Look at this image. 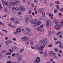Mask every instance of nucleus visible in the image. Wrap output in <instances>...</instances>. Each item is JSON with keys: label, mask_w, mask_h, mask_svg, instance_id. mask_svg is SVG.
<instances>
[{"label": "nucleus", "mask_w": 63, "mask_h": 63, "mask_svg": "<svg viewBox=\"0 0 63 63\" xmlns=\"http://www.w3.org/2000/svg\"><path fill=\"white\" fill-rule=\"evenodd\" d=\"M45 46H39V45H35V47L36 48L38 49V50L40 51V54H42L43 53V48H44Z\"/></svg>", "instance_id": "f257e3e1"}, {"label": "nucleus", "mask_w": 63, "mask_h": 63, "mask_svg": "<svg viewBox=\"0 0 63 63\" xmlns=\"http://www.w3.org/2000/svg\"><path fill=\"white\" fill-rule=\"evenodd\" d=\"M23 50H24V48H22L20 50V52H22V51H23Z\"/></svg>", "instance_id": "393cba45"}, {"label": "nucleus", "mask_w": 63, "mask_h": 63, "mask_svg": "<svg viewBox=\"0 0 63 63\" xmlns=\"http://www.w3.org/2000/svg\"><path fill=\"white\" fill-rule=\"evenodd\" d=\"M19 55V53H17L16 56V57H18Z\"/></svg>", "instance_id": "c756f323"}, {"label": "nucleus", "mask_w": 63, "mask_h": 63, "mask_svg": "<svg viewBox=\"0 0 63 63\" xmlns=\"http://www.w3.org/2000/svg\"><path fill=\"white\" fill-rule=\"evenodd\" d=\"M40 58L39 57H37L36 59V60L34 61V63H39L40 61Z\"/></svg>", "instance_id": "7ed1b4c3"}, {"label": "nucleus", "mask_w": 63, "mask_h": 63, "mask_svg": "<svg viewBox=\"0 0 63 63\" xmlns=\"http://www.w3.org/2000/svg\"><path fill=\"white\" fill-rule=\"evenodd\" d=\"M60 11L63 12V8H61V9H60Z\"/></svg>", "instance_id": "de8ad7c7"}, {"label": "nucleus", "mask_w": 63, "mask_h": 63, "mask_svg": "<svg viewBox=\"0 0 63 63\" xmlns=\"http://www.w3.org/2000/svg\"><path fill=\"white\" fill-rule=\"evenodd\" d=\"M30 45H34V43L32 41H31L30 42Z\"/></svg>", "instance_id": "a878e982"}, {"label": "nucleus", "mask_w": 63, "mask_h": 63, "mask_svg": "<svg viewBox=\"0 0 63 63\" xmlns=\"http://www.w3.org/2000/svg\"><path fill=\"white\" fill-rule=\"evenodd\" d=\"M46 27H48L49 26V21L48 20H47L46 22Z\"/></svg>", "instance_id": "9d476101"}, {"label": "nucleus", "mask_w": 63, "mask_h": 63, "mask_svg": "<svg viewBox=\"0 0 63 63\" xmlns=\"http://www.w3.org/2000/svg\"><path fill=\"white\" fill-rule=\"evenodd\" d=\"M31 47L32 49H35V48H34V47L33 46H32Z\"/></svg>", "instance_id": "052dcab7"}, {"label": "nucleus", "mask_w": 63, "mask_h": 63, "mask_svg": "<svg viewBox=\"0 0 63 63\" xmlns=\"http://www.w3.org/2000/svg\"><path fill=\"white\" fill-rule=\"evenodd\" d=\"M48 16H50V17H51V16H53V15L52 14H50V13L48 14Z\"/></svg>", "instance_id": "72a5a7b5"}, {"label": "nucleus", "mask_w": 63, "mask_h": 63, "mask_svg": "<svg viewBox=\"0 0 63 63\" xmlns=\"http://www.w3.org/2000/svg\"><path fill=\"white\" fill-rule=\"evenodd\" d=\"M58 15L59 16H63L62 14L60 13H58Z\"/></svg>", "instance_id": "58836bf2"}, {"label": "nucleus", "mask_w": 63, "mask_h": 63, "mask_svg": "<svg viewBox=\"0 0 63 63\" xmlns=\"http://www.w3.org/2000/svg\"><path fill=\"white\" fill-rule=\"evenodd\" d=\"M10 20L12 21H14L15 20V19L14 18H11Z\"/></svg>", "instance_id": "2f4dec72"}, {"label": "nucleus", "mask_w": 63, "mask_h": 63, "mask_svg": "<svg viewBox=\"0 0 63 63\" xmlns=\"http://www.w3.org/2000/svg\"><path fill=\"white\" fill-rule=\"evenodd\" d=\"M26 30L28 31V32H31V29L30 28H26Z\"/></svg>", "instance_id": "2eb2a0df"}, {"label": "nucleus", "mask_w": 63, "mask_h": 63, "mask_svg": "<svg viewBox=\"0 0 63 63\" xmlns=\"http://www.w3.org/2000/svg\"><path fill=\"white\" fill-rule=\"evenodd\" d=\"M18 14L19 15H21V13L20 12H18Z\"/></svg>", "instance_id": "774afa93"}, {"label": "nucleus", "mask_w": 63, "mask_h": 63, "mask_svg": "<svg viewBox=\"0 0 63 63\" xmlns=\"http://www.w3.org/2000/svg\"><path fill=\"white\" fill-rule=\"evenodd\" d=\"M15 2H11L10 3V5H15Z\"/></svg>", "instance_id": "412c9836"}, {"label": "nucleus", "mask_w": 63, "mask_h": 63, "mask_svg": "<svg viewBox=\"0 0 63 63\" xmlns=\"http://www.w3.org/2000/svg\"><path fill=\"white\" fill-rule=\"evenodd\" d=\"M47 39H45L44 41L43 42V45H46L47 44Z\"/></svg>", "instance_id": "0eeeda50"}, {"label": "nucleus", "mask_w": 63, "mask_h": 63, "mask_svg": "<svg viewBox=\"0 0 63 63\" xmlns=\"http://www.w3.org/2000/svg\"><path fill=\"white\" fill-rule=\"evenodd\" d=\"M15 55V54L13 53L12 54V56H14Z\"/></svg>", "instance_id": "e2e57ef3"}, {"label": "nucleus", "mask_w": 63, "mask_h": 63, "mask_svg": "<svg viewBox=\"0 0 63 63\" xmlns=\"http://www.w3.org/2000/svg\"><path fill=\"white\" fill-rule=\"evenodd\" d=\"M31 12L32 11L31 10H30L29 11V13L30 14H31Z\"/></svg>", "instance_id": "4d7b16f0"}, {"label": "nucleus", "mask_w": 63, "mask_h": 63, "mask_svg": "<svg viewBox=\"0 0 63 63\" xmlns=\"http://www.w3.org/2000/svg\"><path fill=\"white\" fill-rule=\"evenodd\" d=\"M50 6H53L54 5V4L52 3H50Z\"/></svg>", "instance_id": "79ce46f5"}, {"label": "nucleus", "mask_w": 63, "mask_h": 63, "mask_svg": "<svg viewBox=\"0 0 63 63\" xmlns=\"http://www.w3.org/2000/svg\"><path fill=\"white\" fill-rule=\"evenodd\" d=\"M59 52L60 53H61L62 52V51L61 50H59Z\"/></svg>", "instance_id": "603ef678"}, {"label": "nucleus", "mask_w": 63, "mask_h": 63, "mask_svg": "<svg viewBox=\"0 0 63 63\" xmlns=\"http://www.w3.org/2000/svg\"><path fill=\"white\" fill-rule=\"evenodd\" d=\"M55 28L56 30H58V29H59V28H60L59 26V25L55 26Z\"/></svg>", "instance_id": "1a4fd4ad"}, {"label": "nucleus", "mask_w": 63, "mask_h": 63, "mask_svg": "<svg viewBox=\"0 0 63 63\" xmlns=\"http://www.w3.org/2000/svg\"><path fill=\"white\" fill-rule=\"evenodd\" d=\"M15 4L16 5H18L19 4V1H15Z\"/></svg>", "instance_id": "a211bd4d"}, {"label": "nucleus", "mask_w": 63, "mask_h": 63, "mask_svg": "<svg viewBox=\"0 0 63 63\" xmlns=\"http://www.w3.org/2000/svg\"><path fill=\"white\" fill-rule=\"evenodd\" d=\"M15 10L16 11H18L19 10V9L17 7H16L15 9Z\"/></svg>", "instance_id": "c03bdc74"}, {"label": "nucleus", "mask_w": 63, "mask_h": 63, "mask_svg": "<svg viewBox=\"0 0 63 63\" xmlns=\"http://www.w3.org/2000/svg\"><path fill=\"white\" fill-rule=\"evenodd\" d=\"M30 32H27L26 33V34L27 35H28L29 36H32V34H30Z\"/></svg>", "instance_id": "aec40b11"}, {"label": "nucleus", "mask_w": 63, "mask_h": 63, "mask_svg": "<svg viewBox=\"0 0 63 63\" xmlns=\"http://www.w3.org/2000/svg\"><path fill=\"white\" fill-rule=\"evenodd\" d=\"M59 47L60 48H63V45L62 44H60L59 45Z\"/></svg>", "instance_id": "c85d7f7f"}, {"label": "nucleus", "mask_w": 63, "mask_h": 63, "mask_svg": "<svg viewBox=\"0 0 63 63\" xmlns=\"http://www.w3.org/2000/svg\"><path fill=\"white\" fill-rule=\"evenodd\" d=\"M55 3L56 4H60V2L59 1H56Z\"/></svg>", "instance_id": "bb28decb"}, {"label": "nucleus", "mask_w": 63, "mask_h": 63, "mask_svg": "<svg viewBox=\"0 0 63 63\" xmlns=\"http://www.w3.org/2000/svg\"><path fill=\"white\" fill-rule=\"evenodd\" d=\"M36 30H38L40 32H43L44 31V29L41 28L40 27H38L36 28Z\"/></svg>", "instance_id": "20e7f679"}, {"label": "nucleus", "mask_w": 63, "mask_h": 63, "mask_svg": "<svg viewBox=\"0 0 63 63\" xmlns=\"http://www.w3.org/2000/svg\"><path fill=\"white\" fill-rule=\"evenodd\" d=\"M16 32L17 33H20L21 32V29L19 28L17 29L16 30Z\"/></svg>", "instance_id": "6e6552de"}, {"label": "nucleus", "mask_w": 63, "mask_h": 63, "mask_svg": "<svg viewBox=\"0 0 63 63\" xmlns=\"http://www.w3.org/2000/svg\"><path fill=\"white\" fill-rule=\"evenodd\" d=\"M2 4L3 6H6V5H5V2H3Z\"/></svg>", "instance_id": "a18cd8bd"}, {"label": "nucleus", "mask_w": 63, "mask_h": 63, "mask_svg": "<svg viewBox=\"0 0 63 63\" xmlns=\"http://www.w3.org/2000/svg\"><path fill=\"white\" fill-rule=\"evenodd\" d=\"M12 62L11 61H8L7 62V63H11Z\"/></svg>", "instance_id": "864d4df0"}, {"label": "nucleus", "mask_w": 63, "mask_h": 63, "mask_svg": "<svg viewBox=\"0 0 63 63\" xmlns=\"http://www.w3.org/2000/svg\"><path fill=\"white\" fill-rule=\"evenodd\" d=\"M11 54H12V53L11 52H6L5 53V55H11Z\"/></svg>", "instance_id": "f3484780"}, {"label": "nucleus", "mask_w": 63, "mask_h": 63, "mask_svg": "<svg viewBox=\"0 0 63 63\" xmlns=\"http://www.w3.org/2000/svg\"><path fill=\"white\" fill-rule=\"evenodd\" d=\"M6 52V50H3V51H1L0 52L1 53H5V52Z\"/></svg>", "instance_id": "7c9ffc66"}, {"label": "nucleus", "mask_w": 63, "mask_h": 63, "mask_svg": "<svg viewBox=\"0 0 63 63\" xmlns=\"http://www.w3.org/2000/svg\"><path fill=\"white\" fill-rule=\"evenodd\" d=\"M9 51H10V52H13V50H12L11 49H9L8 50Z\"/></svg>", "instance_id": "ea45409f"}, {"label": "nucleus", "mask_w": 63, "mask_h": 63, "mask_svg": "<svg viewBox=\"0 0 63 63\" xmlns=\"http://www.w3.org/2000/svg\"><path fill=\"white\" fill-rule=\"evenodd\" d=\"M53 22H54V23H55V24L57 25V23H58V21L56 19H55L54 20Z\"/></svg>", "instance_id": "dca6fc26"}, {"label": "nucleus", "mask_w": 63, "mask_h": 63, "mask_svg": "<svg viewBox=\"0 0 63 63\" xmlns=\"http://www.w3.org/2000/svg\"><path fill=\"white\" fill-rule=\"evenodd\" d=\"M51 32L49 31L48 32V37H50V35H51Z\"/></svg>", "instance_id": "6ab92c4d"}, {"label": "nucleus", "mask_w": 63, "mask_h": 63, "mask_svg": "<svg viewBox=\"0 0 63 63\" xmlns=\"http://www.w3.org/2000/svg\"><path fill=\"white\" fill-rule=\"evenodd\" d=\"M9 42L8 41L6 42H5V44L7 45H8L9 44Z\"/></svg>", "instance_id": "09e8293b"}, {"label": "nucleus", "mask_w": 63, "mask_h": 63, "mask_svg": "<svg viewBox=\"0 0 63 63\" xmlns=\"http://www.w3.org/2000/svg\"><path fill=\"white\" fill-rule=\"evenodd\" d=\"M42 15H45V13L44 12H42Z\"/></svg>", "instance_id": "0e129e2a"}, {"label": "nucleus", "mask_w": 63, "mask_h": 63, "mask_svg": "<svg viewBox=\"0 0 63 63\" xmlns=\"http://www.w3.org/2000/svg\"><path fill=\"white\" fill-rule=\"evenodd\" d=\"M61 33H62V32H58L56 34V35L58 36V35H59L60 34H61Z\"/></svg>", "instance_id": "5701e85b"}, {"label": "nucleus", "mask_w": 63, "mask_h": 63, "mask_svg": "<svg viewBox=\"0 0 63 63\" xmlns=\"http://www.w3.org/2000/svg\"><path fill=\"white\" fill-rule=\"evenodd\" d=\"M30 19V17H25V21H28Z\"/></svg>", "instance_id": "ddd939ff"}, {"label": "nucleus", "mask_w": 63, "mask_h": 63, "mask_svg": "<svg viewBox=\"0 0 63 63\" xmlns=\"http://www.w3.org/2000/svg\"><path fill=\"white\" fill-rule=\"evenodd\" d=\"M58 43L60 44H61L62 43L61 42V41H58Z\"/></svg>", "instance_id": "6e6d98bb"}, {"label": "nucleus", "mask_w": 63, "mask_h": 63, "mask_svg": "<svg viewBox=\"0 0 63 63\" xmlns=\"http://www.w3.org/2000/svg\"><path fill=\"white\" fill-rule=\"evenodd\" d=\"M37 23V20L36 19H35V22L33 23L34 25V27H35V26H37V25H38H38H39L41 24V21H38Z\"/></svg>", "instance_id": "f03ea898"}, {"label": "nucleus", "mask_w": 63, "mask_h": 63, "mask_svg": "<svg viewBox=\"0 0 63 63\" xmlns=\"http://www.w3.org/2000/svg\"><path fill=\"white\" fill-rule=\"evenodd\" d=\"M11 27L12 28H15L16 27V26H15V25H11Z\"/></svg>", "instance_id": "49530a36"}, {"label": "nucleus", "mask_w": 63, "mask_h": 63, "mask_svg": "<svg viewBox=\"0 0 63 63\" xmlns=\"http://www.w3.org/2000/svg\"><path fill=\"white\" fill-rule=\"evenodd\" d=\"M49 47H52V45L51 44H50L48 46Z\"/></svg>", "instance_id": "a19ab883"}, {"label": "nucleus", "mask_w": 63, "mask_h": 63, "mask_svg": "<svg viewBox=\"0 0 63 63\" xmlns=\"http://www.w3.org/2000/svg\"><path fill=\"white\" fill-rule=\"evenodd\" d=\"M8 1H6V2L5 3V5L6 6H8Z\"/></svg>", "instance_id": "f704fd0d"}, {"label": "nucleus", "mask_w": 63, "mask_h": 63, "mask_svg": "<svg viewBox=\"0 0 63 63\" xmlns=\"http://www.w3.org/2000/svg\"><path fill=\"white\" fill-rule=\"evenodd\" d=\"M59 37H60V38H62V37H63V36L61 35H60L59 36Z\"/></svg>", "instance_id": "680f3d73"}, {"label": "nucleus", "mask_w": 63, "mask_h": 63, "mask_svg": "<svg viewBox=\"0 0 63 63\" xmlns=\"http://www.w3.org/2000/svg\"><path fill=\"white\" fill-rule=\"evenodd\" d=\"M13 48L14 49H15V50H16L17 49V48L16 47H13Z\"/></svg>", "instance_id": "473e14b6"}, {"label": "nucleus", "mask_w": 63, "mask_h": 63, "mask_svg": "<svg viewBox=\"0 0 63 63\" xmlns=\"http://www.w3.org/2000/svg\"><path fill=\"white\" fill-rule=\"evenodd\" d=\"M53 58L54 59H57V56H55L54 57H53Z\"/></svg>", "instance_id": "4c0bfd02"}, {"label": "nucleus", "mask_w": 63, "mask_h": 63, "mask_svg": "<svg viewBox=\"0 0 63 63\" xmlns=\"http://www.w3.org/2000/svg\"><path fill=\"white\" fill-rule=\"evenodd\" d=\"M54 13L55 14L56 13H57V9L54 10Z\"/></svg>", "instance_id": "cd10ccee"}, {"label": "nucleus", "mask_w": 63, "mask_h": 63, "mask_svg": "<svg viewBox=\"0 0 63 63\" xmlns=\"http://www.w3.org/2000/svg\"><path fill=\"white\" fill-rule=\"evenodd\" d=\"M32 15L33 16H34V15H35V13H34V12H32Z\"/></svg>", "instance_id": "69168bd1"}, {"label": "nucleus", "mask_w": 63, "mask_h": 63, "mask_svg": "<svg viewBox=\"0 0 63 63\" xmlns=\"http://www.w3.org/2000/svg\"><path fill=\"white\" fill-rule=\"evenodd\" d=\"M4 12H7V9H5Z\"/></svg>", "instance_id": "338daca9"}, {"label": "nucleus", "mask_w": 63, "mask_h": 63, "mask_svg": "<svg viewBox=\"0 0 63 63\" xmlns=\"http://www.w3.org/2000/svg\"><path fill=\"white\" fill-rule=\"evenodd\" d=\"M54 50L55 51H58V49H57V48H55L54 49Z\"/></svg>", "instance_id": "37998d69"}, {"label": "nucleus", "mask_w": 63, "mask_h": 63, "mask_svg": "<svg viewBox=\"0 0 63 63\" xmlns=\"http://www.w3.org/2000/svg\"><path fill=\"white\" fill-rule=\"evenodd\" d=\"M39 43L40 45H42L43 44V40H40V41Z\"/></svg>", "instance_id": "4be33fe9"}, {"label": "nucleus", "mask_w": 63, "mask_h": 63, "mask_svg": "<svg viewBox=\"0 0 63 63\" xmlns=\"http://www.w3.org/2000/svg\"><path fill=\"white\" fill-rule=\"evenodd\" d=\"M19 10L22 12H24L25 11V8L22 7H19Z\"/></svg>", "instance_id": "39448f33"}, {"label": "nucleus", "mask_w": 63, "mask_h": 63, "mask_svg": "<svg viewBox=\"0 0 63 63\" xmlns=\"http://www.w3.org/2000/svg\"><path fill=\"white\" fill-rule=\"evenodd\" d=\"M44 10L43 8H41L38 11V12L39 13H42Z\"/></svg>", "instance_id": "f8f14e48"}, {"label": "nucleus", "mask_w": 63, "mask_h": 63, "mask_svg": "<svg viewBox=\"0 0 63 63\" xmlns=\"http://www.w3.org/2000/svg\"><path fill=\"white\" fill-rule=\"evenodd\" d=\"M40 27L41 28H43L44 27V24H43Z\"/></svg>", "instance_id": "13d9d810"}, {"label": "nucleus", "mask_w": 63, "mask_h": 63, "mask_svg": "<svg viewBox=\"0 0 63 63\" xmlns=\"http://www.w3.org/2000/svg\"><path fill=\"white\" fill-rule=\"evenodd\" d=\"M43 55L44 57H46L47 56V53L46 52H44L43 53Z\"/></svg>", "instance_id": "4468645a"}, {"label": "nucleus", "mask_w": 63, "mask_h": 63, "mask_svg": "<svg viewBox=\"0 0 63 63\" xmlns=\"http://www.w3.org/2000/svg\"><path fill=\"white\" fill-rule=\"evenodd\" d=\"M8 41V42H9V43H12V42L10 40H9Z\"/></svg>", "instance_id": "5fc2aeb1"}, {"label": "nucleus", "mask_w": 63, "mask_h": 63, "mask_svg": "<svg viewBox=\"0 0 63 63\" xmlns=\"http://www.w3.org/2000/svg\"><path fill=\"white\" fill-rule=\"evenodd\" d=\"M23 56V55H20V56L19 57L21 58V59H22Z\"/></svg>", "instance_id": "3c124183"}, {"label": "nucleus", "mask_w": 63, "mask_h": 63, "mask_svg": "<svg viewBox=\"0 0 63 63\" xmlns=\"http://www.w3.org/2000/svg\"><path fill=\"white\" fill-rule=\"evenodd\" d=\"M27 39H28V37H23L22 38L23 41H25L27 40Z\"/></svg>", "instance_id": "9b49d317"}, {"label": "nucleus", "mask_w": 63, "mask_h": 63, "mask_svg": "<svg viewBox=\"0 0 63 63\" xmlns=\"http://www.w3.org/2000/svg\"><path fill=\"white\" fill-rule=\"evenodd\" d=\"M63 25L62 24V23H61L60 24V25L59 26V27H60V28L61 27H62V26H63Z\"/></svg>", "instance_id": "b1692460"}, {"label": "nucleus", "mask_w": 63, "mask_h": 63, "mask_svg": "<svg viewBox=\"0 0 63 63\" xmlns=\"http://www.w3.org/2000/svg\"><path fill=\"white\" fill-rule=\"evenodd\" d=\"M21 58L19 57L18 59V61H20V60H21Z\"/></svg>", "instance_id": "e433bc0d"}, {"label": "nucleus", "mask_w": 63, "mask_h": 63, "mask_svg": "<svg viewBox=\"0 0 63 63\" xmlns=\"http://www.w3.org/2000/svg\"><path fill=\"white\" fill-rule=\"evenodd\" d=\"M19 23V22L18 21H16L15 22V24L16 25L17 24H18V23Z\"/></svg>", "instance_id": "c9c22d12"}, {"label": "nucleus", "mask_w": 63, "mask_h": 63, "mask_svg": "<svg viewBox=\"0 0 63 63\" xmlns=\"http://www.w3.org/2000/svg\"><path fill=\"white\" fill-rule=\"evenodd\" d=\"M32 5L33 8H34V4L33 3H32Z\"/></svg>", "instance_id": "bf43d9fd"}, {"label": "nucleus", "mask_w": 63, "mask_h": 63, "mask_svg": "<svg viewBox=\"0 0 63 63\" xmlns=\"http://www.w3.org/2000/svg\"><path fill=\"white\" fill-rule=\"evenodd\" d=\"M35 19L33 20V19H30L29 21L31 22L32 24H34V23L35 22Z\"/></svg>", "instance_id": "423d86ee"}, {"label": "nucleus", "mask_w": 63, "mask_h": 63, "mask_svg": "<svg viewBox=\"0 0 63 63\" xmlns=\"http://www.w3.org/2000/svg\"><path fill=\"white\" fill-rule=\"evenodd\" d=\"M56 6L57 7V9H59L58 5H56Z\"/></svg>", "instance_id": "8fccbe9b"}]
</instances>
